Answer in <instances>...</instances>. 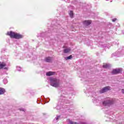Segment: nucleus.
I'll return each mask as SVG.
<instances>
[{"label": "nucleus", "mask_w": 124, "mask_h": 124, "mask_svg": "<svg viewBox=\"0 0 124 124\" xmlns=\"http://www.w3.org/2000/svg\"><path fill=\"white\" fill-rule=\"evenodd\" d=\"M60 119V116H58L56 118V120H59Z\"/></svg>", "instance_id": "a211bd4d"}, {"label": "nucleus", "mask_w": 124, "mask_h": 124, "mask_svg": "<svg viewBox=\"0 0 124 124\" xmlns=\"http://www.w3.org/2000/svg\"><path fill=\"white\" fill-rule=\"evenodd\" d=\"M71 59H72V55L66 57V60H71Z\"/></svg>", "instance_id": "2eb2a0df"}, {"label": "nucleus", "mask_w": 124, "mask_h": 124, "mask_svg": "<svg viewBox=\"0 0 124 124\" xmlns=\"http://www.w3.org/2000/svg\"><path fill=\"white\" fill-rule=\"evenodd\" d=\"M112 22H116L117 21V18H114L112 20Z\"/></svg>", "instance_id": "dca6fc26"}, {"label": "nucleus", "mask_w": 124, "mask_h": 124, "mask_svg": "<svg viewBox=\"0 0 124 124\" xmlns=\"http://www.w3.org/2000/svg\"><path fill=\"white\" fill-rule=\"evenodd\" d=\"M45 61L46 62H52V58L51 57H46L45 58Z\"/></svg>", "instance_id": "9b49d317"}, {"label": "nucleus", "mask_w": 124, "mask_h": 124, "mask_svg": "<svg viewBox=\"0 0 124 124\" xmlns=\"http://www.w3.org/2000/svg\"><path fill=\"white\" fill-rule=\"evenodd\" d=\"M69 14L71 18H73V16H74L73 11H70Z\"/></svg>", "instance_id": "f8f14e48"}, {"label": "nucleus", "mask_w": 124, "mask_h": 124, "mask_svg": "<svg viewBox=\"0 0 124 124\" xmlns=\"http://www.w3.org/2000/svg\"><path fill=\"white\" fill-rule=\"evenodd\" d=\"M5 93V89L1 87H0V95H1V94H4Z\"/></svg>", "instance_id": "1a4fd4ad"}, {"label": "nucleus", "mask_w": 124, "mask_h": 124, "mask_svg": "<svg viewBox=\"0 0 124 124\" xmlns=\"http://www.w3.org/2000/svg\"><path fill=\"white\" fill-rule=\"evenodd\" d=\"M51 86L53 87H58L59 84L60 83V80L57 79L56 78H51L50 79Z\"/></svg>", "instance_id": "f03ea898"}, {"label": "nucleus", "mask_w": 124, "mask_h": 124, "mask_svg": "<svg viewBox=\"0 0 124 124\" xmlns=\"http://www.w3.org/2000/svg\"><path fill=\"white\" fill-rule=\"evenodd\" d=\"M6 66V63H5V62H0V69H5L7 70L8 68Z\"/></svg>", "instance_id": "20e7f679"}, {"label": "nucleus", "mask_w": 124, "mask_h": 124, "mask_svg": "<svg viewBox=\"0 0 124 124\" xmlns=\"http://www.w3.org/2000/svg\"><path fill=\"white\" fill-rule=\"evenodd\" d=\"M122 71H123V69H122V68H116V69H113L112 71L111 74H112L113 75L120 74V73H122Z\"/></svg>", "instance_id": "7ed1b4c3"}, {"label": "nucleus", "mask_w": 124, "mask_h": 124, "mask_svg": "<svg viewBox=\"0 0 124 124\" xmlns=\"http://www.w3.org/2000/svg\"><path fill=\"white\" fill-rule=\"evenodd\" d=\"M70 51H71V49L70 48H66L63 50L64 54H67V53H69Z\"/></svg>", "instance_id": "9d476101"}, {"label": "nucleus", "mask_w": 124, "mask_h": 124, "mask_svg": "<svg viewBox=\"0 0 124 124\" xmlns=\"http://www.w3.org/2000/svg\"><path fill=\"white\" fill-rule=\"evenodd\" d=\"M114 103L113 100H108L107 101H105L103 102V105L106 106L107 105H109V104H113Z\"/></svg>", "instance_id": "423d86ee"}, {"label": "nucleus", "mask_w": 124, "mask_h": 124, "mask_svg": "<svg viewBox=\"0 0 124 124\" xmlns=\"http://www.w3.org/2000/svg\"><path fill=\"white\" fill-rule=\"evenodd\" d=\"M111 88L109 86H107L104 87L100 91V93H106V92H108V91H110Z\"/></svg>", "instance_id": "39448f33"}, {"label": "nucleus", "mask_w": 124, "mask_h": 124, "mask_svg": "<svg viewBox=\"0 0 124 124\" xmlns=\"http://www.w3.org/2000/svg\"><path fill=\"white\" fill-rule=\"evenodd\" d=\"M83 23L85 26H89L90 24H92V20H85L83 21Z\"/></svg>", "instance_id": "0eeeda50"}, {"label": "nucleus", "mask_w": 124, "mask_h": 124, "mask_svg": "<svg viewBox=\"0 0 124 124\" xmlns=\"http://www.w3.org/2000/svg\"><path fill=\"white\" fill-rule=\"evenodd\" d=\"M103 68H108V67H109V65H108V64H104L103 65Z\"/></svg>", "instance_id": "ddd939ff"}, {"label": "nucleus", "mask_w": 124, "mask_h": 124, "mask_svg": "<svg viewBox=\"0 0 124 124\" xmlns=\"http://www.w3.org/2000/svg\"><path fill=\"white\" fill-rule=\"evenodd\" d=\"M7 35H9L11 38H15V39H21L24 37L23 35L12 31H8L7 32Z\"/></svg>", "instance_id": "f257e3e1"}, {"label": "nucleus", "mask_w": 124, "mask_h": 124, "mask_svg": "<svg viewBox=\"0 0 124 124\" xmlns=\"http://www.w3.org/2000/svg\"><path fill=\"white\" fill-rule=\"evenodd\" d=\"M122 92L123 93H124V89H122Z\"/></svg>", "instance_id": "f3484780"}, {"label": "nucleus", "mask_w": 124, "mask_h": 124, "mask_svg": "<svg viewBox=\"0 0 124 124\" xmlns=\"http://www.w3.org/2000/svg\"><path fill=\"white\" fill-rule=\"evenodd\" d=\"M69 124H77V122H75L73 121H70Z\"/></svg>", "instance_id": "4468645a"}, {"label": "nucleus", "mask_w": 124, "mask_h": 124, "mask_svg": "<svg viewBox=\"0 0 124 124\" xmlns=\"http://www.w3.org/2000/svg\"><path fill=\"white\" fill-rule=\"evenodd\" d=\"M56 72H48L46 73V76H52V75H55Z\"/></svg>", "instance_id": "6e6552de"}]
</instances>
